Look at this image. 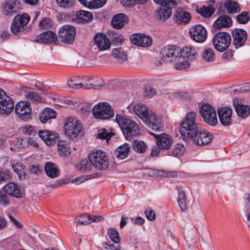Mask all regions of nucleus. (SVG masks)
Here are the masks:
<instances>
[{
    "label": "nucleus",
    "mask_w": 250,
    "mask_h": 250,
    "mask_svg": "<svg viewBox=\"0 0 250 250\" xmlns=\"http://www.w3.org/2000/svg\"><path fill=\"white\" fill-rule=\"evenodd\" d=\"M196 118V113L194 111L187 113L181 124V134L184 137L192 140L197 146L206 145L211 142L212 134L202 129L201 125L195 122Z\"/></svg>",
    "instance_id": "f257e3e1"
},
{
    "label": "nucleus",
    "mask_w": 250,
    "mask_h": 250,
    "mask_svg": "<svg viewBox=\"0 0 250 250\" xmlns=\"http://www.w3.org/2000/svg\"><path fill=\"white\" fill-rule=\"evenodd\" d=\"M196 55V49L191 45L185 46L182 49L178 46L168 45L163 47L160 53L164 62H175L182 56L192 60Z\"/></svg>",
    "instance_id": "f03ea898"
},
{
    "label": "nucleus",
    "mask_w": 250,
    "mask_h": 250,
    "mask_svg": "<svg viewBox=\"0 0 250 250\" xmlns=\"http://www.w3.org/2000/svg\"><path fill=\"white\" fill-rule=\"evenodd\" d=\"M127 109L132 110L148 128L154 129L156 126V115L146 105L141 103H132L128 106Z\"/></svg>",
    "instance_id": "7ed1b4c3"
},
{
    "label": "nucleus",
    "mask_w": 250,
    "mask_h": 250,
    "mask_svg": "<svg viewBox=\"0 0 250 250\" xmlns=\"http://www.w3.org/2000/svg\"><path fill=\"white\" fill-rule=\"evenodd\" d=\"M116 122L127 140L140 134L141 130L137 123L128 117L120 114L116 115Z\"/></svg>",
    "instance_id": "20e7f679"
},
{
    "label": "nucleus",
    "mask_w": 250,
    "mask_h": 250,
    "mask_svg": "<svg viewBox=\"0 0 250 250\" xmlns=\"http://www.w3.org/2000/svg\"><path fill=\"white\" fill-rule=\"evenodd\" d=\"M29 20V16L25 13L16 16L11 26L12 33L15 35L19 36L28 32L29 28L26 26V25Z\"/></svg>",
    "instance_id": "39448f33"
},
{
    "label": "nucleus",
    "mask_w": 250,
    "mask_h": 250,
    "mask_svg": "<svg viewBox=\"0 0 250 250\" xmlns=\"http://www.w3.org/2000/svg\"><path fill=\"white\" fill-rule=\"evenodd\" d=\"M64 130L65 134L73 139L82 135V125L76 118L69 117L66 120Z\"/></svg>",
    "instance_id": "423d86ee"
},
{
    "label": "nucleus",
    "mask_w": 250,
    "mask_h": 250,
    "mask_svg": "<svg viewBox=\"0 0 250 250\" xmlns=\"http://www.w3.org/2000/svg\"><path fill=\"white\" fill-rule=\"evenodd\" d=\"M88 158L93 166L99 170L105 169L108 167V159L104 151L97 150L90 152Z\"/></svg>",
    "instance_id": "0eeeda50"
},
{
    "label": "nucleus",
    "mask_w": 250,
    "mask_h": 250,
    "mask_svg": "<svg viewBox=\"0 0 250 250\" xmlns=\"http://www.w3.org/2000/svg\"><path fill=\"white\" fill-rule=\"evenodd\" d=\"M231 42V36L226 32L217 33L212 39L214 48L220 52L225 51L229 47Z\"/></svg>",
    "instance_id": "6e6552de"
},
{
    "label": "nucleus",
    "mask_w": 250,
    "mask_h": 250,
    "mask_svg": "<svg viewBox=\"0 0 250 250\" xmlns=\"http://www.w3.org/2000/svg\"><path fill=\"white\" fill-rule=\"evenodd\" d=\"M92 113L94 117L101 120H108L114 115L113 109L105 102L95 105L92 108Z\"/></svg>",
    "instance_id": "1a4fd4ad"
},
{
    "label": "nucleus",
    "mask_w": 250,
    "mask_h": 250,
    "mask_svg": "<svg viewBox=\"0 0 250 250\" xmlns=\"http://www.w3.org/2000/svg\"><path fill=\"white\" fill-rule=\"evenodd\" d=\"M200 114L204 121L211 126H215L218 120L214 108L208 104H204L199 109Z\"/></svg>",
    "instance_id": "9d476101"
},
{
    "label": "nucleus",
    "mask_w": 250,
    "mask_h": 250,
    "mask_svg": "<svg viewBox=\"0 0 250 250\" xmlns=\"http://www.w3.org/2000/svg\"><path fill=\"white\" fill-rule=\"evenodd\" d=\"M14 106L12 99L0 88V115H8L12 112Z\"/></svg>",
    "instance_id": "9b49d317"
},
{
    "label": "nucleus",
    "mask_w": 250,
    "mask_h": 250,
    "mask_svg": "<svg viewBox=\"0 0 250 250\" xmlns=\"http://www.w3.org/2000/svg\"><path fill=\"white\" fill-rule=\"evenodd\" d=\"M31 111L30 104L26 102H19L15 105V113L21 120L26 121L31 119Z\"/></svg>",
    "instance_id": "f8f14e48"
},
{
    "label": "nucleus",
    "mask_w": 250,
    "mask_h": 250,
    "mask_svg": "<svg viewBox=\"0 0 250 250\" xmlns=\"http://www.w3.org/2000/svg\"><path fill=\"white\" fill-rule=\"evenodd\" d=\"M58 35L62 42L66 43H71L75 40V28L71 25H64L60 28Z\"/></svg>",
    "instance_id": "ddd939ff"
},
{
    "label": "nucleus",
    "mask_w": 250,
    "mask_h": 250,
    "mask_svg": "<svg viewBox=\"0 0 250 250\" xmlns=\"http://www.w3.org/2000/svg\"><path fill=\"white\" fill-rule=\"evenodd\" d=\"M232 44L236 49L243 47L247 39L248 33L243 29L235 28L232 32Z\"/></svg>",
    "instance_id": "4468645a"
},
{
    "label": "nucleus",
    "mask_w": 250,
    "mask_h": 250,
    "mask_svg": "<svg viewBox=\"0 0 250 250\" xmlns=\"http://www.w3.org/2000/svg\"><path fill=\"white\" fill-rule=\"evenodd\" d=\"M191 38L197 42H203L207 39V32L206 29L201 25L197 24L189 29Z\"/></svg>",
    "instance_id": "2eb2a0df"
},
{
    "label": "nucleus",
    "mask_w": 250,
    "mask_h": 250,
    "mask_svg": "<svg viewBox=\"0 0 250 250\" xmlns=\"http://www.w3.org/2000/svg\"><path fill=\"white\" fill-rule=\"evenodd\" d=\"M217 111L221 124L224 126L230 125L232 122V109L228 107H218Z\"/></svg>",
    "instance_id": "dca6fc26"
},
{
    "label": "nucleus",
    "mask_w": 250,
    "mask_h": 250,
    "mask_svg": "<svg viewBox=\"0 0 250 250\" xmlns=\"http://www.w3.org/2000/svg\"><path fill=\"white\" fill-rule=\"evenodd\" d=\"M131 42L139 46L146 47L152 44V40L150 37L142 33H135L130 37Z\"/></svg>",
    "instance_id": "f3484780"
},
{
    "label": "nucleus",
    "mask_w": 250,
    "mask_h": 250,
    "mask_svg": "<svg viewBox=\"0 0 250 250\" xmlns=\"http://www.w3.org/2000/svg\"><path fill=\"white\" fill-rule=\"evenodd\" d=\"M173 141V138L168 134L162 133L157 134V148L168 150L171 146Z\"/></svg>",
    "instance_id": "a211bd4d"
},
{
    "label": "nucleus",
    "mask_w": 250,
    "mask_h": 250,
    "mask_svg": "<svg viewBox=\"0 0 250 250\" xmlns=\"http://www.w3.org/2000/svg\"><path fill=\"white\" fill-rule=\"evenodd\" d=\"M39 136L47 146L54 144L58 135L54 131L48 130H41L38 132Z\"/></svg>",
    "instance_id": "6ab92c4d"
},
{
    "label": "nucleus",
    "mask_w": 250,
    "mask_h": 250,
    "mask_svg": "<svg viewBox=\"0 0 250 250\" xmlns=\"http://www.w3.org/2000/svg\"><path fill=\"white\" fill-rule=\"evenodd\" d=\"M233 106L238 116L244 119L250 115V105L243 104L241 101L235 100L233 101Z\"/></svg>",
    "instance_id": "aec40b11"
},
{
    "label": "nucleus",
    "mask_w": 250,
    "mask_h": 250,
    "mask_svg": "<svg viewBox=\"0 0 250 250\" xmlns=\"http://www.w3.org/2000/svg\"><path fill=\"white\" fill-rule=\"evenodd\" d=\"M190 13L181 9H177L173 15V21L178 24L188 23L191 20Z\"/></svg>",
    "instance_id": "412c9836"
},
{
    "label": "nucleus",
    "mask_w": 250,
    "mask_h": 250,
    "mask_svg": "<svg viewBox=\"0 0 250 250\" xmlns=\"http://www.w3.org/2000/svg\"><path fill=\"white\" fill-rule=\"evenodd\" d=\"M58 38L55 33L51 31H47L37 36L36 42L40 43L48 44L56 42Z\"/></svg>",
    "instance_id": "4be33fe9"
},
{
    "label": "nucleus",
    "mask_w": 250,
    "mask_h": 250,
    "mask_svg": "<svg viewBox=\"0 0 250 250\" xmlns=\"http://www.w3.org/2000/svg\"><path fill=\"white\" fill-rule=\"evenodd\" d=\"M94 42L99 50H105L110 48L111 43L106 36L103 34H98L94 37Z\"/></svg>",
    "instance_id": "5701e85b"
},
{
    "label": "nucleus",
    "mask_w": 250,
    "mask_h": 250,
    "mask_svg": "<svg viewBox=\"0 0 250 250\" xmlns=\"http://www.w3.org/2000/svg\"><path fill=\"white\" fill-rule=\"evenodd\" d=\"M5 193L16 198H21V193L20 188L13 182L7 183L3 187Z\"/></svg>",
    "instance_id": "b1692460"
},
{
    "label": "nucleus",
    "mask_w": 250,
    "mask_h": 250,
    "mask_svg": "<svg viewBox=\"0 0 250 250\" xmlns=\"http://www.w3.org/2000/svg\"><path fill=\"white\" fill-rule=\"evenodd\" d=\"M217 28H228L232 25L231 19L227 15L219 16L214 23Z\"/></svg>",
    "instance_id": "393cba45"
},
{
    "label": "nucleus",
    "mask_w": 250,
    "mask_h": 250,
    "mask_svg": "<svg viewBox=\"0 0 250 250\" xmlns=\"http://www.w3.org/2000/svg\"><path fill=\"white\" fill-rule=\"evenodd\" d=\"M128 21L127 16L123 14L120 13L115 15L111 21L112 26L116 29H121L123 28L125 23Z\"/></svg>",
    "instance_id": "a878e982"
},
{
    "label": "nucleus",
    "mask_w": 250,
    "mask_h": 250,
    "mask_svg": "<svg viewBox=\"0 0 250 250\" xmlns=\"http://www.w3.org/2000/svg\"><path fill=\"white\" fill-rule=\"evenodd\" d=\"M44 169L47 175L52 178L59 176L60 174V171L58 167L51 162L46 163Z\"/></svg>",
    "instance_id": "bb28decb"
},
{
    "label": "nucleus",
    "mask_w": 250,
    "mask_h": 250,
    "mask_svg": "<svg viewBox=\"0 0 250 250\" xmlns=\"http://www.w3.org/2000/svg\"><path fill=\"white\" fill-rule=\"evenodd\" d=\"M56 116L55 111L50 108H46L41 113L39 118L42 123H45L48 120L55 118Z\"/></svg>",
    "instance_id": "cd10ccee"
},
{
    "label": "nucleus",
    "mask_w": 250,
    "mask_h": 250,
    "mask_svg": "<svg viewBox=\"0 0 250 250\" xmlns=\"http://www.w3.org/2000/svg\"><path fill=\"white\" fill-rule=\"evenodd\" d=\"M130 151L128 144H125L119 146L114 151L115 156L118 159H124L128 155Z\"/></svg>",
    "instance_id": "c85d7f7f"
},
{
    "label": "nucleus",
    "mask_w": 250,
    "mask_h": 250,
    "mask_svg": "<svg viewBox=\"0 0 250 250\" xmlns=\"http://www.w3.org/2000/svg\"><path fill=\"white\" fill-rule=\"evenodd\" d=\"M2 12L5 15L12 16L16 12L15 3L12 0H7L2 5Z\"/></svg>",
    "instance_id": "c756f323"
},
{
    "label": "nucleus",
    "mask_w": 250,
    "mask_h": 250,
    "mask_svg": "<svg viewBox=\"0 0 250 250\" xmlns=\"http://www.w3.org/2000/svg\"><path fill=\"white\" fill-rule=\"evenodd\" d=\"M111 55L115 60L119 63H123L126 60V54L121 47L114 48Z\"/></svg>",
    "instance_id": "7c9ffc66"
},
{
    "label": "nucleus",
    "mask_w": 250,
    "mask_h": 250,
    "mask_svg": "<svg viewBox=\"0 0 250 250\" xmlns=\"http://www.w3.org/2000/svg\"><path fill=\"white\" fill-rule=\"evenodd\" d=\"M77 21L80 23H87L93 19L91 13L86 11H79L76 13Z\"/></svg>",
    "instance_id": "2f4dec72"
},
{
    "label": "nucleus",
    "mask_w": 250,
    "mask_h": 250,
    "mask_svg": "<svg viewBox=\"0 0 250 250\" xmlns=\"http://www.w3.org/2000/svg\"><path fill=\"white\" fill-rule=\"evenodd\" d=\"M224 6L229 14L238 13L241 10L239 4L236 1L231 0H226Z\"/></svg>",
    "instance_id": "473e14b6"
},
{
    "label": "nucleus",
    "mask_w": 250,
    "mask_h": 250,
    "mask_svg": "<svg viewBox=\"0 0 250 250\" xmlns=\"http://www.w3.org/2000/svg\"><path fill=\"white\" fill-rule=\"evenodd\" d=\"M171 7H161L157 10V17L162 21L167 20L171 15L172 11Z\"/></svg>",
    "instance_id": "72a5a7b5"
},
{
    "label": "nucleus",
    "mask_w": 250,
    "mask_h": 250,
    "mask_svg": "<svg viewBox=\"0 0 250 250\" xmlns=\"http://www.w3.org/2000/svg\"><path fill=\"white\" fill-rule=\"evenodd\" d=\"M178 203L182 211H185L187 209V199L185 192L181 188L178 189Z\"/></svg>",
    "instance_id": "f704fd0d"
},
{
    "label": "nucleus",
    "mask_w": 250,
    "mask_h": 250,
    "mask_svg": "<svg viewBox=\"0 0 250 250\" xmlns=\"http://www.w3.org/2000/svg\"><path fill=\"white\" fill-rule=\"evenodd\" d=\"M57 150L59 155L62 157L67 156L71 152L69 145L63 141L58 142Z\"/></svg>",
    "instance_id": "c9c22d12"
},
{
    "label": "nucleus",
    "mask_w": 250,
    "mask_h": 250,
    "mask_svg": "<svg viewBox=\"0 0 250 250\" xmlns=\"http://www.w3.org/2000/svg\"><path fill=\"white\" fill-rule=\"evenodd\" d=\"M185 151V148L183 145L177 143L173 146L171 150L168 152V155L174 157H180Z\"/></svg>",
    "instance_id": "e433bc0d"
},
{
    "label": "nucleus",
    "mask_w": 250,
    "mask_h": 250,
    "mask_svg": "<svg viewBox=\"0 0 250 250\" xmlns=\"http://www.w3.org/2000/svg\"><path fill=\"white\" fill-rule=\"evenodd\" d=\"M196 10L198 13L204 18L210 17L215 12V9L211 5L208 6H203L201 8H197Z\"/></svg>",
    "instance_id": "4c0bfd02"
},
{
    "label": "nucleus",
    "mask_w": 250,
    "mask_h": 250,
    "mask_svg": "<svg viewBox=\"0 0 250 250\" xmlns=\"http://www.w3.org/2000/svg\"><path fill=\"white\" fill-rule=\"evenodd\" d=\"M202 58L207 62H212L215 59L214 50L211 48H208L204 50L202 55Z\"/></svg>",
    "instance_id": "58836bf2"
},
{
    "label": "nucleus",
    "mask_w": 250,
    "mask_h": 250,
    "mask_svg": "<svg viewBox=\"0 0 250 250\" xmlns=\"http://www.w3.org/2000/svg\"><path fill=\"white\" fill-rule=\"evenodd\" d=\"M133 147L135 151L142 153L146 150L147 146L143 141H134L133 144Z\"/></svg>",
    "instance_id": "ea45409f"
},
{
    "label": "nucleus",
    "mask_w": 250,
    "mask_h": 250,
    "mask_svg": "<svg viewBox=\"0 0 250 250\" xmlns=\"http://www.w3.org/2000/svg\"><path fill=\"white\" fill-rule=\"evenodd\" d=\"M107 233L111 240L115 243H119L121 239L118 231L115 229L110 228L107 230Z\"/></svg>",
    "instance_id": "a19ab883"
},
{
    "label": "nucleus",
    "mask_w": 250,
    "mask_h": 250,
    "mask_svg": "<svg viewBox=\"0 0 250 250\" xmlns=\"http://www.w3.org/2000/svg\"><path fill=\"white\" fill-rule=\"evenodd\" d=\"M92 216L86 214H83L76 218L75 221L77 224L82 225H86L92 222Z\"/></svg>",
    "instance_id": "79ce46f5"
},
{
    "label": "nucleus",
    "mask_w": 250,
    "mask_h": 250,
    "mask_svg": "<svg viewBox=\"0 0 250 250\" xmlns=\"http://www.w3.org/2000/svg\"><path fill=\"white\" fill-rule=\"evenodd\" d=\"M91 165L90 161H88L87 159L82 160L80 164L76 166V168L81 171H89L91 169Z\"/></svg>",
    "instance_id": "37998d69"
},
{
    "label": "nucleus",
    "mask_w": 250,
    "mask_h": 250,
    "mask_svg": "<svg viewBox=\"0 0 250 250\" xmlns=\"http://www.w3.org/2000/svg\"><path fill=\"white\" fill-rule=\"evenodd\" d=\"M11 166L13 170L18 175L20 179H22L23 177H25V173L23 170L24 168L22 165L19 163H13L11 164Z\"/></svg>",
    "instance_id": "c03bdc74"
},
{
    "label": "nucleus",
    "mask_w": 250,
    "mask_h": 250,
    "mask_svg": "<svg viewBox=\"0 0 250 250\" xmlns=\"http://www.w3.org/2000/svg\"><path fill=\"white\" fill-rule=\"evenodd\" d=\"M113 135V133L112 132H109L104 128L101 129L98 131V138L101 139H106L108 141Z\"/></svg>",
    "instance_id": "a18cd8bd"
},
{
    "label": "nucleus",
    "mask_w": 250,
    "mask_h": 250,
    "mask_svg": "<svg viewBox=\"0 0 250 250\" xmlns=\"http://www.w3.org/2000/svg\"><path fill=\"white\" fill-rule=\"evenodd\" d=\"M52 26V22L48 18H43L39 22V27L42 29H46Z\"/></svg>",
    "instance_id": "49530a36"
},
{
    "label": "nucleus",
    "mask_w": 250,
    "mask_h": 250,
    "mask_svg": "<svg viewBox=\"0 0 250 250\" xmlns=\"http://www.w3.org/2000/svg\"><path fill=\"white\" fill-rule=\"evenodd\" d=\"M57 4L63 8H69L74 3V0H56Z\"/></svg>",
    "instance_id": "de8ad7c7"
},
{
    "label": "nucleus",
    "mask_w": 250,
    "mask_h": 250,
    "mask_svg": "<svg viewBox=\"0 0 250 250\" xmlns=\"http://www.w3.org/2000/svg\"><path fill=\"white\" fill-rule=\"evenodd\" d=\"M157 4L160 5L161 7H175L177 3L174 0H157Z\"/></svg>",
    "instance_id": "09e8293b"
},
{
    "label": "nucleus",
    "mask_w": 250,
    "mask_h": 250,
    "mask_svg": "<svg viewBox=\"0 0 250 250\" xmlns=\"http://www.w3.org/2000/svg\"><path fill=\"white\" fill-rule=\"evenodd\" d=\"M236 20L239 23H246L250 20V17L249 16L248 13L246 12H242L236 16Z\"/></svg>",
    "instance_id": "8fccbe9b"
},
{
    "label": "nucleus",
    "mask_w": 250,
    "mask_h": 250,
    "mask_svg": "<svg viewBox=\"0 0 250 250\" xmlns=\"http://www.w3.org/2000/svg\"><path fill=\"white\" fill-rule=\"evenodd\" d=\"M241 205L244 208L248 210L250 208V194L245 193L241 200Z\"/></svg>",
    "instance_id": "3c124183"
},
{
    "label": "nucleus",
    "mask_w": 250,
    "mask_h": 250,
    "mask_svg": "<svg viewBox=\"0 0 250 250\" xmlns=\"http://www.w3.org/2000/svg\"><path fill=\"white\" fill-rule=\"evenodd\" d=\"M106 2V0H92L89 6L90 9H98L102 7Z\"/></svg>",
    "instance_id": "603ef678"
},
{
    "label": "nucleus",
    "mask_w": 250,
    "mask_h": 250,
    "mask_svg": "<svg viewBox=\"0 0 250 250\" xmlns=\"http://www.w3.org/2000/svg\"><path fill=\"white\" fill-rule=\"evenodd\" d=\"M148 0H122V3L125 6H132L135 4H141L146 3Z\"/></svg>",
    "instance_id": "864d4df0"
},
{
    "label": "nucleus",
    "mask_w": 250,
    "mask_h": 250,
    "mask_svg": "<svg viewBox=\"0 0 250 250\" xmlns=\"http://www.w3.org/2000/svg\"><path fill=\"white\" fill-rule=\"evenodd\" d=\"M26 98L33 102H39L41 100L39 95L36 92H29L26 95Z\"/></svg>",
    "instance_id": "5fc2aeb1"
},
{
    "label": "nucleus",
    "mask_w": 250,
    "mask_h": 250,
    "mask_svg": "<svg viewBox=\"0 0 250 250\" xmlns=\"http://www.w3.org/2000/svg\"><path fill=\"white\" fill-rule=\"evenodd\" d=\"M144 96L146 98H151L154 95H155L156 92L155 89H154L150 85H147L145 87Z\"/></svg>",
    "instance_id": "6e6d98bb"
},
{
    "label": "nucleus",
    "mask_w": 250,
    "mask_h": 250,
    "mask_svg": "<svg viewBox=\"0 0 250 250\" xmlns=\"http://www.w3.org/2000/svg\"><path fill=\"white\" fill-rule=\"evenodd\" d=\"M189 66L188 62L186 61L178 62L174 64V68L177 70H181L187 68Z\"/></svg>",
    "instance_id": "4d7b16f0"
},
{
    "label": "nucleus",
    "mask_w": 250,
    "mask_h": 250,
    "mask_svg": "<svg viewBox=\"0 0 250 250\" xmlns=\"http://www.w3.org/2000/svg\"><path fill=\"white\" fill-rule=\"evenodd\" d=\"M68 85L69 87L75 88H83V87H88V85L87 84H85L84 83H73V80L72 79H70L68 81Z\"/></svg>",
    "instance_id": "13d9d810"
},
{
    "label": "nucleus",
    "mask_w": 250,
    "mask_h": 250,
    "mask_svg": "<svg viewBox=\"0 0 250 250\" xmlns=\"http://www.w3.org/2000/svg\"><path fill=\"white\" fill-rule=\"evenodd\" d=\"M23 131L26 134L34 136L36 134V130L34 126L31 125L25 126L23 128Z\"/></svg>",
    "instance_id": "bf43d9fd"
},
{
    "label": "nucleus",
    "mask_w": 250,
    "mask_h": 250,
    "mask_svg": "<svg viewBox=\"0 0 250 250\" xmlns=\"http://www.w3.org/2000/svg\"><path fill=\"white\" fill-rule=\"evenodd\" d=\"M164 117L157 118V131H163L165 130V120Z\"/></svg>",
    "instance_id": "052dcab7"
},
{
    "label": "nucleus",
    "mask_w": 250,
    "mask_h": 250,
    "mask_svg": "<svg viewBox=\"0 0 250 250\" xmlns=\"http://www.w3.org/2000/svg\"><path fill=\"white\" fill-rule=\"evenodd\" d=\"M10 178V172L8 170L1 169L0 170V182L8 179Z\"/></svg>",
    "instance_id": "680f3d73"
},
{
    "label": "nucleus",
    "mask_w": 250,
    "mask_h": 250,
    "mask_svg": "<svg viewBox=\"0 0 250 250\" xmlns=\"http://www.w3.org/2000/svg\"><path fill=\"white\" fill-rule=\"evenodd\" d=\"M85 84H87L88 85V87H83L84 89H90V88H94L98 89L99 87H102L103 85V83L102 82L101 83H97L95 82L94 83H84Z\"/></svg>",
    "instance_id": "e2e57ef3"
},
{
    "label": "nucleus",
    "mask_w": 250,
    "mask_h": 250,
    "mask_svg": "<svg viewBox=\"0 0 250 250\" xmlns=\"http://www.w3.org/2000/svg\"><path fill=\"white\" fill-rule=\"evenodd\" d=\"M8 203V200L7 196L3 192L0 191V204L3 206H6Z\"/></svg>",
    "instance_id": "0e129e2a"
},
{
    "label": "nucleus",
    "mask_w": 250,
    "mask_h": 250,
    "mask_svg": "<svg viewBox=\"0 0 250 250\" xmlns=\"http://www.w3.org/2000/svg\"><path fill=\"white\" fill-rule=\"evenodd\" d=\"M145 214L147 219L150 221L154 220L156 217L155 211L151 210H146Z\"/></svg>",
    "instance_id": "69168bd1"
},
{
    "label": "nucleus",
    "mask_w": 250,
    "mask_h": 250,
    "mask_svg": "<svg viewBox=\"0 0 250 250\" xmlns=\"http://www.w3.org/2000/svg\"><path fill=\"white\" fill-rule=\"evenodd\" d=\"M233 56V52L229 50L225 52L222 55V59L223 60L230 59Z\"/></svg>",
    "instance_id": "338daca9"
},
{
    "label": "nucleus",
    "mask_w": 250,
    "mask_h": 250,
    "mask_svg": "<svg viewBox=\"0 0 250 250\" xmlns=\"http://www.w3.org/2000/svg\"><path fill=\"white\" fill-rule=\"evenodd\" d=\"M132 221L134 224L139 225H141L145 222V219L141 217L133 218H132Z\"/></svg>",
    "instance_id": "774afa93"
}]
</instances>
